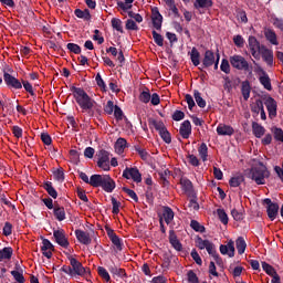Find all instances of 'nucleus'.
Here are the masks:
<instances>
[{
  "label": "nucleus",
  "mask_w": 283,
  "mask_h": 283,
  "mask_svg": "<svg viewBox=\"0 0 283 283\" xmlns=\"http://www.w3.org/2000/svg\"><path fill=\"white\" fill-rule=\"evenodd\" d=\"M188 281L190 283H198V276L196 273H193V271L188 272Z\"/></svg>",
  "instance_id": "774afa93"
},
{
  "label": "nucleus",
  "mask_w": 283,
  "mask_h": 283,
  "mask_svg": "<svg viewBox=\"0 0 283 283\" xmlns=\"http://www.w3.org/2000/svg\"><path fill=\"white\" fill-rule=\"evenodd\" d=\"M75 235L78 240V242H81V244H92V238H90V233L83 231V230H76L75 231Z\"/></svg>",
  "instance_id": "6ab92c4d"
},
{
  "label": "nucleus",
  "mask_w": 283,
  "mask_h": 283,
  "mask_svg": "<svg viewBox=\"0 0 283 283\" xmlns=\"http://www.w3.org/2000/svg\"><path fill=\"white\" fill-rule=\"evenodd\" d=\"M210 241L209 240H202L201 238L197 239V247L198 249H207L209 245Z\"/></svg>",
  "instance_id": "69168bd1"
},
{
  "label": "nucleus",
  "mask_w": 283,
  "mask_h": 283,
  "mask_svg": "<svg viewBox=\"0 0 283 283\" xmlns=\"http://www.w3.org/2000/svg\"><path fill=\"white\" fill-rule=\"evenodd\" d=\"M220 253L233 258L235 255V244L233 243V240H230L226 245H220Z\"/></svg>",
  "instance_id": "4468645a"
},
{
  "label": "nucleus",
  "mask_w": 283,
  "mask_h": 283,
  "mask_svg": "<svg viewBox=\"0 0 283 283\" xmlns=\"http://www.w3.org/2000/svg\"><path fill=\"white\" fill-rule=\"evenodd\" d=\"M263 202L266 205L268 218H270V220H275L280 211V206L271 201V199H264Z\"/></svg>",
  "instance_id": "6e6552de"
},
{
  "label": "nucleus",
  "mask_w": 283,
  "mask_h": 283,
  "mask_svg": "<svg viewBox=\"0 0 283 283\" xmlns=\"http://www.w3.org/2000/svg\"><path fill=\"white\" fill-rule=\"evenodd\" d=\"M193 96H195V101H196L198 107H201V108L207 107V101H205V98H202V95L200 94V92L195 91Z\"/></svg>",
  "instance_id": "e433bc0d"
},
{
  "label": "nucleus",
  "mask_w": 283,
  "mask_h": 283,
  "mask_svg": "<svg viewBox=\"0 0 283 283\" xmlns=\"http://www.w3.org/2000/svg\"><path fill=\"white\" fill-rule=\"evenodd\" d=\"M242 182H244V176H242V175L234 176L230 179V186H232V187H240V185H242Z\"/></svg>",
  "instance_id": "79ce46f5"
},
{
  "label": "nucleus",
  "mask_w": 283,
  "mask_h": 283,
  "mask_svg": "<svg viewBox=\"0 0 283 283\" xmlns=\"http://www.w3.org/2000/svg\"><path fill=\"white\" fill-rule=\"evenodd\" d=\"M101 187L104 189V191H107V193H112L114 189H116V184L114 182V179L109 177V175H105Z\"/></svg>",
  "instance_id": "dca6fc26"
},
{
  "label": "nucleus",
  "mask_w": 283,
  "mask_h": 283,
  "mask_svg": "<svg viewBox=\"0 0 283 283\" xmlns=\"http://www.w3.org/2000/svg\"><path fill=\"white\" fill-rule=\"evenodd\" d=\"M259 59H262V61H264L268 67H273V64H274L273 50L266 48L265 45H262V49L259 53Z\"/></svg>",
  "instance_id": "423d86ee"
},
{
  "label": "nucleus",
  "mask_w": 283,
  "mask_h": 283,
  "mask_svg": "<svg viewBox=\"0 0 283 283\" xmlns=\"http://www.w3.org/2000/svg\"><path fill=\"white\" fill-rule=\"evenodd\" d=\"M179 134L182 138H189L191 136V122L188 119L184 120L180 125Z\"/></svg>",
  "instance_id": "f3484780"
},
{
  "label": "nucleus",
  "mask_w": 283,
  "mask_h": 283,
  "mask_svg": "<svg viewBox=\"0 0 283 283\" xmlns=\"http://www.w3.org/2000/svg\"><path fill=\"white\" fill-rule=\"evenodd\" d=\"M111 242L114 244L117 251H123V241L118 235L111 234Z\"/></svg>",
  "instance_id": "58836bf2"
},
{
  "label": "nucleus",
  "mask_w": 283,
  "mask_h": 283,
  "mask_svg": "<svg viewBox=\"0 0 283 283\" xmlns=\"http://www.w3.org/2000/svg\"><path fill=\"white\" fill-rule=\"evenodd\" d=\"M75 17H77V19H84V21H90V19H92V15L90 14V10H81V9H76L75 10Z\"/></svg>",
  "instance_id": "f704fd0d"
},
{
  "label": "nucleus",
  "mask_w": 283,
  "mask_h": 283,
  "mask_svg": "<svg viewBox=\"0 0 283 283\" xmlns=\"http://www.w3.org/2000/svg\"><path fill=\"white\" fill-rule=\"evenodd\" d=\"M135 150L137 151V154H139V156L143 160H148L149 159V153H147V150H145L140 147H136Z\"/></svg>",
  "instance_id": "e2e57ef3"
},
{
  "label": "nucleus",
  "mask_w": 283,
  "mask_h": 283,
  "mask_svg": "<svg viewBox=\"0 0 283 283\" xmlns=\"http://www.w3.org/2000/svg\"><path fill=\"white\" fill-rule=\"evenodd\" d=\"M113 213L116 216L120 212V202L116 198H112Z\"/></svg>",
  "instance_id": "052dcab7"
},
{
  "label": "nucleus",
  "mask_w": 283,
  "mask_h": 283,
  "mask_svg": "<svg viewBox=\"0 0 283 283\" xmlns=\"http://www.w3.org/2000/svg\"><path fill=\"white\" fill-rule=\"evenodd\" d=\"M251 109L254 114H260L264 109V103H262V99H256L251 105Z\"/></svg>",
  "instance_id": "4c0bfd02"
},
{
  "label": "nucleus",
  "mask_w": 283,
  "mask_h": 283,
  "mask_svg": "<svg viewBox=\"0 0 283 283\" xmlns=\"http://www.w3.org/2000/svg\"><path fill=\"white\" fill-rule=\"evenodd\" d=\"M69 260L72 266L71 269H72L73 275L83 276L87 273V269H85L83 264L78 262V260H76L75 258H70Z\"/></svg>",
  "instance_id": "1a4fd4ad"
},
{
  "label": "nucleus",
  "mask_w": 283,
  "mask_h": 283,
  "mask_svg": "<svg viewBox=\"0 0 283 283\" xmlns=\"http://www.w3.org/2000/svg\"><path fill=\"white\" fill-rule=\"evenodd\" d=\"M3 78L4 83H7L9 87H13V90H21V87H23L21 82L17 80V77L12 76L10 73H4Z\"/></svg>",
  "instance_id": "ddd939ff"
},
{
  "label": "nucleus",
  "mask_w": 283,
  "mask_h": 283,
  "mask_svg": "<svg viewBox=\"0 0 283 283\" xmlns=\"http://www.w3.org/2000/svg\"><path fill=\"white\" fill-rule=\"evenodd\" d=\"M159 136L165 140L168 145L171 143V135L169 134V130L164 129L159 133Z\"/></svg>",
  "instance_id": "6e6d98bb"
},
{
  "label": "nucleus",
  "mask_w": 283,
  "mask_h": 283,
  "mask_svg": "<svg viewBox=\"0 0 283 283\" xmlns=\"http://www.w3.org/2000/svg\"><path fill=\"white\" fill-rule=\"evenodd\" d=\"M213 6V0H195V8L197 10L202 9H209Z\"/></svg>",
  "instance_id": "c756f323"
},
{
  "label": "nucleus",
  "mask_w": 283,
  "mask_h": 283,
  "mask_svg": "<svg viewBox=\"0 0 283 283\" xmlns=\"http://www.w3.org/2000/svg\"><path fill=\"white\" fill-rule=\"evenodd\" d=\"M74 98L80 105L83 112H92L96 107V101H94L83 88H74Z\"/></svg>",
  "instance_id": "f03ea898"
},
{
  "label": "nucleus",
  "mask_w": 283,
  "mask_h": 283,
  "mask_svg": "<svg viewBox=\"0 0 283 283\" xmlns=\"http://www.w3.org/2000/svg\"><path fill=\"white\" fill-rule=\"evenodd\" d=\"M271 176V172L264 166V164L259 163L256 166H253L251 169L245 170V177L249 180L255 182V185H266L268 178Z\"/></svg>",
  "instance_id": "f257e3e1"
},
{
  "label": "nucleus",
  "mask_w": 283,
  "mask_h": 283,
  "mask_svg": "<svg viewBox=\"0 0 283 283\" xmlns=\"http://www.w3.org/2000/svg\"><path fill=\"white\" fill-rule=\"evenodd\" d=\"M169 242L175 251H182V243L178 240V237H176V232L174 230L169 231Z\"/></svg>",
  "instance_id": "412c9836"
},
{
  "label": "nucleus",
  "mask_w": 283,
  "mask_h": 283,
  "mask_svg": "<svg viewBox=\"0 0 283 283\" xmlns=\"http://www.w3.org/2000/svg\"><path fill=\"white\" fill-rule=\"evenodd\" d=\"M180 185H181L184 191H191V189H192L191 181L187 178H181Z\"/></svg>",
  "instance_id": "3c124183"
},
{
  "label": "nucleus",
  "mask_w": 283,
  "mask_h": 283,
  "mask_svg": "<svg viewBox=\"0 0 283 283\" xmlns=\"http://www.w3.org/2000/svg\"><path fill=\"white\" fill-rule=\"evenodd\" d=\"M103 180H105V175H93L90 178L91 187H102Z\"/></svg>",
  "instance_id": "bb28decb"
},
{
  "label": "nucleus",
  "mask_w": 283,
  "mask_h": 283,
  "mask_svg": "<svg viewBox=\"0 0 283 283\" xmlns=\"http://www.w3.org/2000/svg\"><path fill=\"white\" fill-rule=\"evenodd\" d=\"M44 189L48 191V193H49V196H51V198H57L59 193L56 192V189H54V187H52V182L44 184Z\"/></svg>",
  "instance_id": "c03bdc74"
},
{
  "label": "nucleus",
  "mask_w": 283,
  "mask_h": 283,
  "mask_svg": "<svg viewBox=\"0 0 283 283\" xmlns=\"http://www.w3.org/2000/svg\"><path fill=\"white\" fill-rule=\"evenodd\" d=\"M53 238L60 247H63V249H67V247H70V241H67V237H65L64 230H54Z\"/></svg>",
  "instance_id": "9d476101"
},
{
  "label": "nucleus",
  "mask_w": 283,
  "mask_h": 283,
  "mask_svg": "<svg viewBox=\"0 0 283 283\" xmlns=\"http://www.w3.org/2000/svg\"><path fill=\"white\" fill-rule=\"evenodd\" d=\"M150 125L157 130L159 132V134L166 129L167 127H165V123L160 122V120H156V119H153L150 120Z\"/></svg>",
  "instance_id": "a18cd8bd"
},
{
  "label": "nucleus",
  "mask_w": 283,
  "mask_h": 283,
  "mask_svg": "<svg viewBox=\"0 0 283 283\" xmlns=\"http://www.w3.org/2000/svg\"><path fill=\"white\" fill-rule=\"evenodd\" d=\"M265 107L269 112L270 118H275V116H277V102H275L273 97L266 98Z\"/></svg>",
  "instance_id": "f8f14e48"
},
{
  "label": "nucleus",
  "mask_w": 283,
  "mask_h": 283,
  "mask_svg": "<svg viewBox=\"0 0 283 283\" xmlns=\"http://www.w3.org/2000/svg\"><path fill=\"white\" fill-rule=\"evenodd\" d=\"M198 154L203 163H207V157L209 156V148L207 144L202 143L198 148Z\"/></svg>",
  "instance_id": "7c9ffc66"
},
{
  "label": "nucleus",
  "mask_w": 283,
  "mask_h": 283,
  "mask_svg": "<svg viewBox=\"0 0 283 283\" xmlns=\"http://www.w3.org/2000/svg\"><path fill=\"white\" fill-rule=\"evenodd\" d=\"M191 258L192 260H195L196 264H198L199 266H202V259L200 258V254H198V251L192 250Z\"/></svg>",
  "instance_id": "0e129e2a"
},
{
  "label": "nucleus",
  "mask_w": 283,
  "mask_h": 283,
  "mask_svg": "<svg viewBox=\"0 0 283 283\" xmlns=\"http://www.w3.org/2000/svg\"><path fill=\"white\" fill-rule=\"evenodd\" d=\"M235 244L239 255H242V253L247 251V241H244V238L239 237L235 241Z\"/></svg>",
  "instance_id": "72a5a7b5"
},
{
  "label": "nucleus",
  "mask_w": 283,
  "mask_h": 283,
  "mask_svg": "<svg viewBox=\"0 0 283 283\" xmlns=\"http://www.w3.org/2000/svg\"><path fill=\"white\" fill-rule=\"evenodd\" d=\"M41 251L44 258H48V260H50V258H52V251H54V244H52L50 240L43 239Z\"/></svg>",
  "instance_id": "2eb2a0df"
},
{
  "label": "nucleus",
  "mask_w": 283,
  "mask_h": 283,
  "mask_svg": "<svg viewBox=\"0 0 283 283\" xmlns=\"http://www.w3.org/2000/svg\"><path fill=\"white\" fill-rule=\"evenodd\" d=\"M123 178H126V180H133L134 182H143V175H140L138 168L127 167L123 171Z\"/></svg>",
  "instance_id": "39448f33"
},
{
  "label": "nucleus",
  "mask_w": 283,
  "mask_h": 283,
  "mask_svg": "<svg viewBox=\"0 0 283 283\" xmlns=\"http://www.w3.org/2000/svg\"><path fill=\"white\" fill-rule=\"evenodd\" d=\"M115 107L116 106H114V102L108 101L104 107L105 114H108V116H111V114H114Z\"/></svg>",
  "instance_id": "5fc2aeb1"
},
{
  "label": "nucleus",
  "mask_w": 283,
  "mask_h": 283,
  "mask_svg": "<svg viewBox=\"0 0 283 283\" xmlns=\"http://www.w3.org/2000/svg\"><path fill=\"white\" fill-rule=\"evenodd\" d=\"M53 213H54V218L59 222H63V220H65V218H66V216H65V208H63V207L55 206L53 208Z\"/></svg>",
  "instance_id": "a878e982"
},
{
  "label": "nucleus",
  "mask_w": 283,
  "mask_h": 283,
  "mask_svg": "<svg viewBox=\"0 0 283 283\" xmlns=\"http://www.w3.org/2000/svg\"><path fill=\"white\" fill-rule=\"evenodd\" d=\"M258 72H260L261 74V76L259 77L261 85H263L264 90L271 92L273 90V86L271 85V77H269L266 71H264L261 66L258 67Z\"/></svg>",
  "instance_id": "9b49d317"
},
{
  "label": "nucleus",
  "mask_w": 283,
  "mask_h": 283,
  "mask_svg": "<svg viewBox=\"0 0 283 283\" xmlns=\"http://www.w3.org/2000/svg\"><path fill=\"white\" fill-rule=\"evenodd\" d=\"M165 3L168 6L171 12H174L175 14H178V8L176 7V3L174 2V0H166Z\"/></svg>",
  "instance_id": "338daca9"
},
{
  "label": "nucleus",
  "mask_w": 283,
  "mask_h": 283,
  "mask_svg": "<svg viewBox=\"0 0 283 283\" xmlns=\"http://www.w3.org/2000/svg\"><path fill=\"white\" fill-rule=\"evenodd\" d=\"M216 54H213L211 51H206L205 57H203V65L205 67H211L216 63Z\"/></svg>",
  "instance_id": "4be33fe9"
},
{
  "label": "nucleus",
  "mask_w": 283,
  "mask_h": 283,
  "mask_svg": "<svg viewBox=\"0 0 283 283\" xmlns=\"http://www.w3.org/2000/svg\"><path fill=\"white\" fill-rule=\"evenodd\" d=\"M206 250L208 251L209 255H212V258H214L217 264H220V262H222V260H220V255L216 253V247L213 245V243H211V241L206 247Z\"/></svg>",
  "instance_id": "2f4dec72"
},
{
  "label": "nucleus",
  "mask_w": 283,
  "mask_h": 283,
  "mask_svg": "<svg viewBox=\"0 0 283 283\" xmlns=\"http://www.w3.org/2000/svg\"><path fill=\"white\" fill-rule=\"evenodd\" d=\"M233 127L227 124H219L217 127L218 136H233Z\"/></svg>",
  "instance_id": "a211bd4d"
},
{
  "label": "nucleus",
  "mask_w": 283,
  "mask_h": 283,
  "mask_svg": "<svg viewBox=\"0 0 283 283\" xmlns=\"http://www.w3.org/2000/svg\"><path fill=\"white\" fill-rule=\"evenodd\" d=\"M248 48L251 52V55L255 61H260V52H262V45L260 44V41L253 35H250L248 39Z\"/></svg>",
  "instance_id": "7ed1b4c3"
},
{
  "label": "nucleus",
  "mask_w": 283,
  "mask_h": 283,
  "mask_svg": "<svg viewBox=\"0 0 283 283\" xmlns=\"http://www.w3.org/2000/svg\"><path fill=\"white\" fill-rule=\"evenodd\" d=\"M218 218L222 224H229V216L224 211V209H218L217 210Z\"/></svg>",
  "instance_id": "a19ab883"
},
{
  "label": "nucleus",
  "mask_w": 283,
  "mask_h": 283,
  "mask_svg": "<svg viewBox=\"0 0 283 283\" xmlns=\"http://www.w3.org/2000/svg\"><path fill=\"white\" fill-rule=\"evenodd\" d=\"M272 133L274 134V138L279 143H283V130H282V128L274 127V128H272Z\"/></svg>",
  "instance_id": "de8ad7c7"
},
{
  "label": "nucleus",
  "mask_w": 283,
  "mask_h": 283,
  "mask_svg": "<svg viewBox=\"0 0 283 283\" xmlns=\"http://www.w3.org/2000/svg\"><path fill=\"white\" fill-rule=\"evenodd\" d=\"M139 101L142 103H149L151 101V94L149 93V91L142 92L139 95Z\"/></svg>",
  "instance_id": "603ef678"
},
{
  "label": "nucleus",
  "mask_w": 283,
  "mask_h": 283,
  "mask_svg": "<svg viewBox=\"0 0 283 283\" xmlns=\"http://www.w3.org/2000/svg\"><path fill=\"white\" fill-rule=\"evenodd\" d=\"M98 275H101L105 282H109V280H112L109 272H107L105 268H98Z\"/></svg>",
  "instance_id": "864d4df0"
},
{
  "label": "nucleus",
  "mask_w": 283,
  "mask_h": 283,
  "mask_svg": "<svg viewBox=\"0 0 283 283\" xmlns=\"http://www.w3.org/2000/svg\"><path fill=\"white\" fill-rule=\"evenodd\" d=\"M11 275L14 277L15 282H19V283L25 282V279L23 277V273L19 271H12Z\"/></svg>",
  "instance_id": "13d9d810"
},
{
  "label": "nucleus",
  "mask_w": 283,
  "mask_h": 283,
  "mask_svg": "<svg viewBox=\"0 0 283 283\" xmlns=\"http://www.w3.org/2000/svg\"><path fill=\"white\" fill-rule=\"evenodd\" d=\"M241 94H242L244 101H249V98L251 96V84L249 83V81L242 82Z\"/></svg>",
  "instance_id": "c85d7f7f"
},
{
  "label": "nucleus",
  "mask_w": 283,
  "mask_h": 283,
  "mask_svg": "<svg viewBox=\"0 0 283 283\" xmlns=\"http://www.w3.org/2000/svg\"><path fill=\"white\" fill-rule=\"evenodd\" d=\"M153 39L155 43L159 45V48H163V45H165L163 35H160V33L153 31Z\"/></svg>",
  "instance_id": "09e8293b"
},
{
  "label": "nucleus",
  "mask_w": 283,
  "mask_h": 283,
  "mask_svg": "<svg viewBox=\"0 0 283 283\" xmlns=\"http://www.w3.org/2000/svg\"><path fill=\"white\" fill-rule=\"evenodd\" d=\"M252 132H253L255 138H262V136H264V134H266V129L264 128V126H262L255 122L252 123Z\"/></svg>",
  "instance_id": "b1692460"
},
{
  "label": "nucleus",
  "mask_w": 283,
  "mask_h": 283,
  "mask_svg": "<svg viewBox=\"0 0 283 283\" xmlns=\"http://www.w3.org/2000/svg\"><path fill=\"white\" fill-rule=\"evenodd\" d=\"M262 269L263 271H265V273H268V275H272V277H275V275H277V273L275 272V269H273V266H271L266 262L262 263Z\"/></svg>",
  "instance_id": "49530a36"
},
{
  "label": "nucleus",
  "mask_w": 283,
  "mask_h": 283,
  "mask_svg": "<svg viewBox=\"0 0 283 283\" xmlns=\"http://www.w3.org/2000/svg\"><path fill=\"white\" fill-rule=\"evenodd\" d=\"M230 64L234 70H249V62L242 55L234 54L230 56Z\"/></svg>",
  "instance_id": "20e7f679"
},
{
  "label": "nucleus",
  "mask_w": 283,
  "mask_h": 283,
  "mask_svg": "<svg viewBox=\"0 0 283 283\" xmlns=\"http://www.w3.org/2000/svg\"><path fill=\"white\" fill-rule=\"evenodd\" d=\"M12 248H4L0 250V262H3L4 260H10L12 258Z\"/></svg>",
  "instance_id": "c9c22d12"
},
{
  "label": "nucleus",
  "mask_w": 283,
  "mask_h": 283,
  "mask_svg": "<svg viewBox=\"0 0 283 283\" xmlns=\"http://www.w3.org/2000/svg\"><path fill=\"white\" fill-rule=\"evenodd\" d=\"M160 218H163V222H166V224H171L174 221V210L169 207H165Z\"/></svg>",
  "instance_id": "5701e85b"
},
{
  "label": "nucleus",
  "mask_w": 283,
  "mask_h": 283,
  "mask_svg": "<svg viewBox=\"0 0 283 283\" xmlns=\"http://www.w3.org/2000/svg\"><path fill=\"white\" fill-rule=\"evenodd\" d=\"M220 70L221 72H224V74H229L231 72V65L229 64V60L223 59L221 61Z\"/></svg>",
  "instance_id": "8fccbe9b"
},
{
  "label": "nucleus",
  "mask_w": 283,
  "mask_h": 283,
  "mask_svg": "<svg viewBox=\"0 0 283 283\" xmlns=\"http://www.w3.org/2000/svg\"><path fill=\"white\" fill-rule=\"evenodd\" d=\"M185 101H186V103H187V105H188V108H189L190 111H192L193 107H196V102L193 101V97H192L190 94H187V95L185 96Z\"/></svg>",
  "instance_id": "680f3d73"
},
{
  "label": "nucleus",
  "mask_w": 283,
  "mask_h": 283,
  "mask_svg": "<svg viewBox=\"0 0 283 283\" xmlns=\"http://www.w3.org/2000/svg\"><path fill=\"white\" fill-rule=\"evenodd\" d=\"M97 158V166L99 169H103V171H109V153L106 150H99Z\"/></svg>",
  "instance_id": "0eeeda50"
},
{
  "label": "nucleus",
  "mask_w": 283,
  "mask_h": 283,
  "mask_svg": "<svg viewBox=\"0 0 283 283\" xmlns=\"http://www.w3.org/2000/svg\"><path fill=\"white\" fill-rule=\"evenodd\" d=\"M191 229H193V231H199V233L205 232V227H202L198 221L192 220L190 223Z\"/></svg>",
  "instance_id": "bf43d9fd"
},
{
  "label": "nucleus",
  "mask_w": 283,
  "mask_h": 283,
  "mask_svg": "<svg viewBox=\"0 0 283 283\" xmlns=\"http://www.w3.org/2000/svg\"><path fill=\"white\" fill-rule=\"evenodd\" d=\"M109 271L112 273V275H114L115 277H125V270L117 268L116 265H113L109 268Z\"/></svg>",
  "instance_id": "ea45409f"
},
{
  "label": "nucleus",
  "mask_w": 283,
  "mask_h": 283,
  "mask_svg": "<svg viewBox=\"0 0 283 283\" xmlns=\"http://www.w3.org/2000/svg\"><path fill=\"white\" fill-rule=\"evenodd\" d=\"M127 148V139L119 137L115 143V151L116 154H123L125 149Z\"/></svg>",
  "instance_id": "cd10ccee"
},
{
  "label": "nucleus",
  "mask_w": 283,
  "mask_h": 283,
  "mask_svg": "<svg viewBox=\"0 0 283 283\" xmlns=\"http://www.w3.org/2000/svg\"><path fill=\"white\" fill-rule=\"evenodd\" d=\"M190 59L195 67H198V65H200V52H198V49L192 48L190 52Z\"/></svg>",
  "instance_id": "473e14b6"
},
{
  "label": "nucleus",
  "mask_w": 283,
  "mask_h": 283,
  "mask_svg": "<svg viewBox=\"0 0 283 283\" xmlns=\"http://www.w3.org/2000/svg\"><path fill=\"white\" fill-rule=\"evenodd\" d=\"M111 23L114 30L123 34V21H120V19L113 18Z\"/></svg>",
  "instance_id": "37998d69"
},
{
  "label": "nucleus",
  "mask_w": 283,
  "mask_h": 283,
  "mask_svg": "<svg viewBox=\"0 0 283 283\" xmlns=\"http://www.w3.org/2000/svg\"><path fill=\"white\" fill-rule=\"evenodd\" d=\"M266 41L271 43L272 45H280V42H277V34L271 29L265 30L264 32Z\"/></svg>",
  "instance_id": "393cba45"
},
{
  "label": "nucleus",
  "mask_w": 283,
  "mask_h": 283,
  "mask_svg": "<svg viewBox=\"0 0 283 283\" xmlns=\"http://www.w3.org/2000/svg\"><path fill=\"white\" fill-rule=\"evenodd\" d=\"M66 48L70 52H73V54H81V46H78V44L69 43Z\"/></svg>",
  "instance_id": "4d7b16f0"
},
{
  "label": "nucleus",
  "mask_w": 283,
  "mask_h": 283,
  "mask_svg": "<svg viewBox=\"0 0 283 283\" xmlns=\"http://www.w3.org/2000/svg\"><path fill=\"white\" fill-rule=\"evenodd\" d=\"M153 25L156 30H160L163 28V14L158 11V9L153 10Z\"/></svg>",
  "instance_id": "aec40b11"
}]
</instances>
